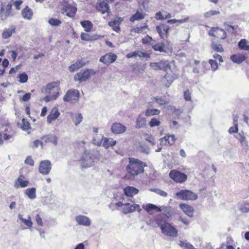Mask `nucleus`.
<instances>
[{"mask_svg": "<svg viewBox=\"0 0 249 249\" xmlns=\"http://www.w3.org/2000/svg\"><path fill=\"white\" fill-rule=\"evenodd\" d=\"M128 159L129 163L126 167L128 173L134 177L144 172V167L147 166L145 163L134 158Z\"/></svg>", "mask_w": 249, "mask_h": 249, "instance_id": "nucleus-1", "label": "nucleus"}, {"mask_svg": "<svg viewBox=\"0 0 249 249\" xmlns=\"http://www.w3.org/2000/svg\"><path fill=\"white\" fill-rule=\"evenodd\" d=\"M161 232L168 236L176 237L178 236V230L170 224L164 222L163 224H158Z\"/></svg>", "mask_w": 249, "mask_h": 249, "instance_id": "nucleus-2", "label": "nucleus"}, {"mask_svg": "<svg viewBox=\"0 0 249 249\" xmlns=\"http://www.w3.org/2000/svg\"><path fill=\"white\" fill-rule=\"evenodd\" d=\"M176 196L178 199L183 200H195L198 197L196 194L186 189L178 192Z\"/></svg>", "mask_w": 249, "mask_h": 249, "instance_id": "nucleus-3", "label": "nucleus"}, {"mask_svg": "<svg viewBox=\"0 0 249 249\" xmlns=\"http://www.w3.org/2000/svg\"><path fill=\"white\" fill-rule=\"evenodd\" d=\"M80 164L83 168L90 167L93 163V155L89 150H85L80 160Z\"/></svg>", "mask_w": 249, "mask_h": 249, "instance_id": "nucleus-4", "label": "nucleus"}, {"mask_svg": "<svg viewBox=\"0 0 249 249\" xmlns=\"http://www.w3.org/2000/svg\"><path fill=\"white\" fill-rule=\"evenodd\" d=\"M79 98V91L75 89H70L67 91L63 99L65 102L75 103L78 101Z\"/></svg>", "mask_w": 249, "mask_h": 249, "instance_id": "nucleus-5", "label": "nucleus"}, {"mask_svg": "<svg viewBox=\"0 0 249 249\" xmlns=\"http://www.w3.org/2000/svg\"><path fill=\"white\" fill-rule=\"evenodd\" d=\"M172 62H169L168 61H161L160 62H151L150 66L155 70H162L164 71L171 70V64Z\"/></svg>", "mask_w": 249, "mask_h": 249, "instance_id": "nucleus-6", "label": "nucleus"}, {"mask_svg": "<svg viewBox=\"0 0 249 249\" xmlns=\"http://www.w3.org/2000/svg\"><path fill=\"white\" fill-rule=\"evenodd\" d=\"M169 176L175 182L178 183L184 182L187 178V176L185 174L175 169L172 170L170 172Z\"/></svg>", "mask_w": 249, "mask_h": 249, "instance_id": "nucleus-7", "label": "nucleus"}, {"mask_svg": "<svg viewBox=\"0 0 249 249\" xmlns=\"http://www.w3.org/2000/svg\"><path fill=\"white\" fill-rule=\"evenodd\" d=\"M13 5L16 6V1L10 2L7 5L2 4L0 9V16L2 20L6 19L10 15Z\"/></svg>", "mask_w": 249, "mask_h": 249, "instance_id": "nucleus-8", "label": "nucleus"}, {"mask_svg": "<svg viewBox=\"0 0 249 249\" xmlns=\"http://www.w3.org/2000/svg\"><path fill=\"white\" fill-rule=\"evenodd\" d=\"M52 168L51 162L50 160H44L41 161L39 166V172L43 175H48L50 173Z\"/></svg>", "mask_w": 249, "mask_h": 249, "instance_id": "nucleus-9", "label": "nucleus"}, {"mask_svg": "<svg viewBox=\"0 0 249 249\" xmlns=\"http://www.w3.org/2000/svg\"><path fill=\"white\" fill-rule=\"evenodd\" d=\"M59 84L57 82H52L47 85L45 93L48 94H57L59 95Z\"/></svg>", "mask_w": 249, "mask_h": 249, "instance_id": "nucleus-10", "label": "nucleus"}, {"mask_svg": "<svg viewBox=\"0 0 249 249\" xmlns=\"http://www.w3.org/2000/svg\"><path fill=\"white\" fill-rule=\"evenodd\" d=\"M170 27L168 25L161 24L156 27V30L161 38H165L169 35Z\"/></svg>", "mask_w": 249, "mask_h": 249, "instance_id": "nucleus-11", "label": "nucleus"}, {"mask_svg": "<svg viewBox=\"0 0 249 249\" xmlns=\"http://www.w3.org/2000/svg\"><path fill=\"white\" fill-rule=\"evenodd\" d=\"M136 210L139 212L142 211L139 205L133 204L130 205L129 203H127L124 204V207L122 209V213L124 214H127L133 213Z\"/></svg>", "mask_w": 249, "mask_h": 249, "instance_id": "nucleus-12", "label": "nucleus"}, {"mask_svg": "<svg viewBox=\"0 0 249 249\" xmlns=\"http://www.w3.org/2000/svg\"><path fill=\"white\" fill-rule=\"evenodd\" d=\"M90 76V72L89 70H81L74 76V80L80 82L86 81Z\"/></svg>", "mask_w": 249, "mask_h": 249, "instance_id": "nucleus-13", "label": "nucleus"}, {"mask_svg": "<svg viewBox=\"0 0 249 249\" xmlns=\"http://www.w3.org/2000/svg\"><path fill=\"white\" fill-rule=\"evenodd\" d=\"M63 9L66 13V15L70 18L73 17L77 11L76 7L71 3H68L64 5Z\"/></svg>", "mask_w": 249, "mask_h": 249, "instance_id": "nucleus-14", "label": "nucleus"}, {"mask_svg": "<svg viewBox=\"0 0 249 249\" xmlns=\"http://www.w3.org/2000/svg\"><path fill=\"white\" fill-rule=\"evenodd\" d=\"M117 56L114 53H107L102 56L100 59V61L106 64L112 63L116 61Z\"/></svg>", "mask_w": 249, "mask_h": 249, "instance_id": "nucleus-15", "label": "nucleus"}, {"mask_svg": "<svg viewBox=\"0 0 249 249\" xmlns=\"http://www.w3.org/2000/svg\"><path fill=\"white\" fill-rule=\"evenodd\" d=\"M111 130L112 133L119 134L124 133L126 130V127L121 123H115L112 124Z\"/></svg>", "mask_w": 249, "mask_h": 249, "instance_id": "nucleus-16", "label": "nucleus"}, {"mask_svg": "<svg viewBox=\"0 0 249 249\" xmlns=\"http://www.w3.org/2000/svg\"><path fill=\"white\" fill-rule=\"evenodd\" d=\"M123 20V18H116L112 21H109L108 25L114 31L119 32L120 31V24Z\"/></svg>", "mask_w": 249, "mask_h": 249, "instance_id": "nucleus-17", "label": "nucleus"}, {"mask_svg": "<svg viewBox=\"0 0 249 249\" xmlns=\"http://www.w3.org/2000/svg\"><path fill=\"white\" fill-rule=\"evenodd\" d=\"M76 221L81 225L89 226L90 224V220L89 217L83 215H78L75 217Z\"/></svg>", "mask_w": 249, "mask_h": 249, "instance_id": "nucleus-18", "label": "nucleus"}, {"mask_svg": "<svg viewBox=\"0 0 249 249\" xmlns=\"http://www.w3.org/2000/svg\"><path fill=\"white\" fill-rule=\"evenodd\" d=\"M179 206L189 217H192L193 216L194 210L193 207L184 203L180 204Z\"/></svg>", "mask_w": 249, "mask_h": 249, "instance_id": "nucleus-19", "label": "nucleus"}, {"mask_svg": "<svg viewBox=\"0 0 249 249\" xmlns=\"http://www.w3.org/2000/svg\"><path fill=\"white\" fill-rule=\"evenodd\" d=\"M126 57L127 58H148L149 57V54L146 53L142 52L141 51H134L133 53H128L126 54Z\"/></svg>", "mask_w": 249, "mask_h": 249, "instance_id": "nucleus-20", "label": "nucleus"}, {"mask_svg": "<svg viewBox=\"0 0 249 249\" xmlns=\"http://www.w3.org/2000/svg\"><path fill=\"white\" fill-rule=\"evenodd\" d=\"M96 7L98 11L101 12L102 14L105 13L107 14L110 13L109 6L107 2L102 1L100 2Z\"/></svg>", "mask_w": 249, "mask_h": 249, "instance_id": "nucleus-21", "label": "nucleus"}, {"mask_svg": "<svg viewBox=\"0 0 249 249\" xmlns=\"http://www.w3.org/2000/svg\"><path fill=\"white\" fill-rule=\"evenodd\" d=\"M142 207L145 211L149 213H150L152 210H156L158 212H161L163 210V209L151 203L143 204Z\"/></svg>", "mask_w": 249, "mask_h": 249, "instance_id": "nucleus-22", "label": "nucleus"}, {"mask_svg": "<svg viewBox=\"0 0 249 249\" xmlns=\"http://www.w3.org/2000/svg\"><path fill=\"white\" fill-rule=\"evenodd\" d=\"M124 194L129 197L137 195L139 193V190L132 186H127L124 189Z\"/></svg>", "mask_w": 249, "mask_h": 249, "instance_id": "nucleus-23", "label": "nucleus"}, {"mask_svg": "<svg viewBox=\"0 0 249 249\" xmlns=\"http://www.w3.org/2000/svg\"><path fill=\"white\" fill-rule=\"evenodd\" d=\"M230 58L233 63L238 64L242 63L246 59L244 55L240 53L232 54Z\"/></svg>", "mask_w": 249, "mask_h": 249, "instance_id": "nucleus-24", "label": "nucleus"}, {"mask_svg": "<svg viewBox=\"0 0 249 249\" xmlns=\"http://www.w3.org/2000/svg\"><path fill=\"white\" fill-rule=\"evenodd\" d=\"M60 115L58 110L54 108L51 111L49 115L47 117V122L48 123H51L52 121L55 120Z\"/></svg>", "mask_w": 249, "mask_h": 249, "instance_id": "nucleus-25", "label": "nucleus"}, {"mask_svg": "<svg viewBox=\"0 0 249 249\" xmlns=\"http://www.w3.org/2000/svg\"><path fill=\"white\" fill-rule=\"evenodd\" d=\"M116 141L113 140L112 138H105L103 142V146L106 148L108 149L109 147H113L116 144Z\"/></svg>", "mask_w": 249, "mask_h": 249, "instance_id": "nucleus-26", "label": "nucleus"}, {"mask_svg": "<svg viewBox=\"0 0 249 249\" xmlns=\"http://www.w3.org/2000/svg\"><path fill=\"white\" fill-rule=\"evenodd\" d=\"M85 65V63L82 60H77L75 63L71 65L69 67V70L71 72H74L76 70L82 67L83 66Z\"/></svg>", "mask_w": 249, "mask_h": 249, "instance_id": "nucleus-27", "label": "nucleus"}, {"mask_svg": "<svg viewBox=\"0 0 249 249\" xmlns=\"http://www.w3.org/2000/svg\"><path fill=\"white\" fill-rule=\"evenodd\" d=\"M81 38L85 41H92L99 38V36L97 35H90L87 33H82L81 34Z\"/></svg>", "mask_w": 249, "mask_h": 249, "instance_id": "nucleus-28", "label": "nucleus"}, {"mask_svg": "<svg viewBox=\"0 0 249 249\" xmlns=\"http://www.w3.org/2000/svg\"><path fill=\"white\" fill-rule=\"evenodd\" d=\"M33 14V11L28 6H26L21 11V15L23 18L28 20L31 19Z\"/></svg>", "mask_w": 249, "mask_h": 249, "instance_id": "nucleus-29", "label": "nucleus"}, {"mask_svg": "<svg viewBox=\"0 0 249 249\" xmlns=\"http://www.w3.org/2000/svg\"><path fill=\"white\" fill-rule=\"evenodd\" d=\"M172 77L166 73L161 79L162 83L166 87H169L173 82Z\"/></svg>", "mask_w": 249, "mask_h": 249, "instance_id": "nucleus-30", "label": "nucleus"}, {"mask_svg": "<svg viewBox=\"0 0 249 249\" xmlns=\"http://www.w3.org/2000/svg\"><path fill=\"white\" fill-rule=\"evenodd\" d=\"M146 119L141 115H139L136 120V127L137 128H143L146 124Z\"/></svg>", "mask_w": 249, "mask_h": 249, "instance_id": "nucleus-31", "label": "nucleus"}, {"mask_svg": "<svg viewBox=\"0 0 249 249\" xmlns=\"http://www.w3.org/2000/svg\"><path fill=\"white\" fill-rule=\"evenodd\" d=\"M45 142H51L54 145H57V137L53 134L48 135L46 136H45Z\"/></svg>", "mask_w": 249, "mask_h": 249, "instance_id": "nucleus-32", "label": "nucleus"}, {"mask_svg": "<svg viewBox=\"0 0 249 249\" xmlns=\"http://www.w3.org/2000/svg\"><path fill=\"white\" fill-rule=\"evenodd\" d=\"M80 24L82 27L85 28V31L87 32H90L93 27L92 22L89 20L81 21Z\"/></svg>", "mask_w": 249, "mask_h": 249, "instance_id": "nucleus-33", "label": "nucleus"}, {"mask_svg": "<svg viewBox=\"0 0 249 249\" xmlns=\"http://www.w3.org/2000/svg\"><path fill=\"white\" fill-rule=\"evenodd\" d=\"M22 124L20 125L21 129L27 132L28 134L30 133L31 127L28 121L26 119L23 118L22 120Z\"/></svg>", "mask_w": 249, "mask_h": 249, "instance_id": "nucleus-34", "label": "nucleus"}, {"mask_svg": "<svg viewBox=\"0 0 249 249\" xmlns=\"http://www.w3.org/2000/svg\"><path fill=\"white\" fill-rule=\"evenodd\" d=\"M36 189L35 188L27 189L25 191V194L31 199H34L36 198Z\"/></svg>", "mask_w": 249, "mask_h": 249, "instance_id": "nucleus-35", "label": "nucleus"}, {"mask_svg": "<svg viewBox=\"0 0 249 249\" xmlns=\"http://www.w3.org/2000/svg\"><path fill=\"white\" fill-rule=\"evenodd\" d=\"M160 112V110L158 109L147 108L145 110V115L147 117H150L154 115H158Z\"/></svg>", "mask_w": 249, "mask_h": 249, "instance_id": "nucleus-36", "label": "nucleus"}, {"mask_svg": "<svg viewBox=\"0 0 249 249\" xmlns=\"http://www.w3.org/2000/svg\"><path fill=\"white\" fill-rule=\"evenodd\" d=\"M144 14L142 13L137 11L135 14H134L130 18L131 22H134L135 20H139L144 18Z\"/></svg>", "mask_w": 249, "mask_h": 249, "instance_id": "nucleus-37", "label": "nucleus"}, {"mask_svg": "<svg viewBox=\"0 0 249 249\" xmlns=\"http://www.w3.org/2000/svg\"><path fill=\"white\" fill-rule=\"evenodd\" d=\"M24 177L22 176H19L17 179V181L18 183V185L21 188H25L28 186L29 182L27 180H24Z\"/></svg>", "mask_w": 249, "mask_h": 249, "instance_id": "nucleus-38", "label": "nucleus"}, {"mask_svg": "<svg viewBox=\"0 0 249 249\" xmlns=\"http://www.w3.org/2000/svg\"><path fill=\"white\" fill-rule=\"evenodd\" d=\"M214 31L218 34L217 36L221 39H224L227 36L225 31L222 28L216 27L214 29Z\"/></svg>", "mask_w": 249, "mask_h": 249, "instance_id": "nucleus-39", "label": "nucleus"}, {"mask_svg": "<svg viewBox=\"0 0 249 249\" xmlns=\"http://www.w3.org/2000/svg\"><path fill=\"white\" fill-rule=\"evenodd\" d=\"M165 45L163 43H157L152 46V48L156 51L165 52Z\"/></svg>", "mask_w": 249, "mask_h": 249, "instance_id": "nucleus-40", "label": "nucleus"}, {"mask_svg": "<svg viewBox=\"0 0 249 249\" xmlns=\"http://www.w3.org/2000/svg\"><path fill=\"white\" fill-rule=\"evenodd\" d=\"M238 47L240 49L249 51V45H247L246 40L245 39H241L238 44Z\"/></svg>", "mask_w": 249, "mask_h": 249, "instance_id": "nucleus-41", "label": "nucleus"}, {"mask_svg": "<svg viewBox=\"0 0 249 249\" xmlns=\"http://www.w3.org/2000/svg\"><path fill=\"white\" fill-rule=\"evenodd\" d=\"M154 99L156 103L160 106L168 104V101H166L163 97L156 96L154 97Z\"/></svg>", "mask_w": 249, "mask_h": 249, "instance_id": "nucleus-42", "label": "nucleus"}, {"mask_svg": "<svg viewBox=\"0 0 249 249\" xmlns=\"http://www.w3.org/2000/svg\"><path fill=\"white\" fill-rule=\"evenodd\" d=\"M179 245L181 247L185 248L186 249H195L192 244L186 241H180Z\"/></svg>", "mask_w": 249, "mask_h": 249, "instance_id": "nucleus-43", "label": "nucleus"}, {"mask_svg": "<svg viewBox=\"0 0 249 249\" xmlns=\"http://www.w3.org/2000/svg\"><path fill=\"white\" fill-rule=\"evenodd\" d=\"M18 217H19V219H20L22 221V222L25 225H26L27 227H28L29 228L32 227V226L33 225V223L31 221L30 217H28V219H25V218H22V215L19 214H18Z\"/></svg>", "mask_w": 249, "mask_h": 249, "instance_id": "nucleus-44", "label": "nucleus"}, {"mask_svg": "<svg viewBox=\"0 0 249 249\" xmlns=\"http://www.w3.org/2000/svg\"><path fill=\"white\" fill-rule=\"evenodd\" d=\"M139 150L141 152L147 154H149L150 152V150L146 144L141 142H139Z\"/></svg>", "mask_w": 249, "mask_h": 249, "instance_id": "nucleus-45", "label": "nucleus"}, {"mask_svg": "<svg viewBox=\"0 0 249 249\" xmlns=\"http://www.w3.org/2000/svg\"><path fill=\"white\" fill-rule=\"evenodd\" d=\"M18 77L19 78V82L20 83H26L28 80V75L25 72L18 74Z\"/></svg>", "mask_w": 249, "mask_h": 249, "instance_id": "nucleus-46", "label": "nucleus"}, {"mask_svg": "<svg viewBox=\"0 0 249 249\" xmlns=\"http://www.w3.org/2000/svg\"><path fill=\"white\" fill-rule=\"evenodd\" d=\"M83 120V116L81 113H78L72 118V121L76 125L79 124Z\"/></svg>", "mask_w": 249, "mask_h": 249, "instance_id": "nucleus-47", "label": "nucleus"}, {"mask_svg": "<svg viewBox=\"0 0 249 249\" xmlns=\"http://www.w3.org/2000/svg\"><path fill=\"white\" fill-rule=\"evenodd\" d=\"M49 23L53 26H58L61 23V21L57 18H51L48 20Z\"/></svg>", "mask_w": 249, "mask_h": 249, "instance_id": "nucleus-48", "label": "nucleus"}, {"mask_svg": "<svg viewBox=\"0 0 249 249\" xmlns=\"http://www.w3.org/2000/svg\"><path fill=\"white\" fill-rule=\"evenodd\" d=\"M104 138H105L103 136H101V138H98V136L94 137L92 140L93 142L96 145L100 146L102 145V144H103L102 141H104Z\"/></svg>", "mask_w": 249, "mask_h": 249, "instance_id": "nucleus-49", "label": "nucleus"}, {"mask_svg": "<svg viewBox=\"0 0 249 249\" xmlns=\"http://www.w3.org/2000/svg\"><path fill=\"white\" fill-rule=\"evenodd\" d=\"M212 48L213 50L217 52H222L224 51L221 45L213 42L212 44Z\"/></svg>", "mask_w": 249, "mask_h": 249, "instance_id": "nucleus-50", "label": "nucleus"}, {"mask_svg": "<svg viewBox=\"0 0 249 249\" xmlns=\"http://www.w3.org/2000/svg\"><path fill=\"white\" fill-rule=\"evenodd\" d=\"M240 210L243 213L249 212V202H244L240 206Z\"/></svg>", "mask_w": 249, "mask_h": 249, "instance_id": "nucleus-51", "label": "nucleus"}, {"mask_svg": "<svg viewBox=\"0 0 249 249\" xmlns=\"http://www.w3.org/2000/svg\"><path fill=\"white\" fill-rule=\"evenodd\" d=\"M58 96L57 94H49L45 97L44 100L46 102H48L56 99Z\"/></svg>", "mask_w": 249, "mask_h": 249, "instance_id": "nucleus-52", "label": "nucleus"}, {"mask_svg": "<svg viewBox=\"0 0 249 249\" xmlns=\"http://www.w3.org/2000/svg\"><path fill=\"white\" fill-rule=\"evenodd\" d=\"M219 14V12L215 10H210L208 12H206L204 16L206 18H209L212 16L217 15Z\"/></svg>", "mask_w": 249, "mask_h": 249, "instance_id": "nucleus-53", "label": "nucleus"}, {"mask_svg": "<svg viewBox=\"0 0 249 249\" xmlns=\"http://www.w3.org/2000/svg\"><path fill=\"white\" fill-rule=\"evenodd\" d=\"M160 124V122L156 118H152L149 123V124L151 127L159 126Z\"/></svg>", "mask_w": 249, "mask_h": 249, "instance_id": "nucleus-54", "label": "nucleus"}, {"mask_svg": "<svg viewBox=\"0 0 249 249\" xmlns=\"http://www.w3.org/2000/svg\"><path fill=\"white\" fill-rule=\"evenodd\" d=\"M209 62L213 71H215L218 69V64L215 60L210 59Z\"/></svg>", "mask_w": 249, "mask_h": 249, "instance_id": "nucleus-55", "label": "nucleus"}, {"mask_svg": "<svg viewBox=\"0 0 249 249\" xmlns=\"http://www.w3.org/2000/svg\"><path fill=\"white\" fill-rule=\"evenodd\" d=\"M151 191L154 192H155L157 194L162 196L165 197L167 196V194L165 191L160 190L159 189H152Z\"/></svg>", "mask_w": 249, "mask_h": 249, "instance_id": "nucleus-56", "label": "nucleus"}, {"mask_svg": "<svg viewBox=\"0 0 249 249\" xmlns=\"http://www.w3.org/2000/svg\"><path fill=\"white\" fill-rule=\"evenodd\" d=\"M184 98L186 101L191 100V92L189 89H187L184 92Z\"/></svg>", "mask_w": 249, "mask_h": 249, "instance_id": "nucleus-57", "label": "nucleus"}, {"mask_svg": "<svg viewBox=\"0 0 249 249\" xmlns=\"http://www.w3.org/2000/svg\"><path fill=\"white\" fill-rule=\"evenodd\" d=\"M15 29H12V31L5 30L2 33V37L4 38H7L10 37L12 35V31H14Z\"/></svg>", "mask_w": 249, "mask_h": 249, "instance_id": "nucleus-58", "label": "nucleus"}, {"mask_svg": "<svg viewBox=\"0 0 249 249\" xmlns=\"http://www.w3.org/2000/svg\"><path fill=\"white\" fill-rule=\"evenodd\" d=\"M239 135H240V138L239 139V141L242 145L246 147L248 146V142L246 141L245 137L241 135L240 133H239Z\"/></svg>", "mask_w": 249, "mask_h": 249, "instance_id": "nucleus-59", "label": "nucleus"}, {"mask_svg": "<svg viewBox=\"0 0 249 249\" xmlns=\"http://www.w3.org/2000/svg\"><path fill=\"white\" fill-rule=\"evenodd\" d=\"M25 164H28L30 166H33L34 165V161L30 156H28L24 161Z\"/></svg>", "mask_w": 249, "mask_h": 249, "instance_id": "nucleus-60", "label": "nucleus"}, {"mask_svg": "<svg viewBox=\"0 0 249 249\" xmlns=\"http://www.w3.org/2000/svg\"><path fill=\"white\" fill-rule=\"evenodd\" d=\"M170 142H168V144L169 145H172L176 140V138L175 135H169Z\"/></svg>", "mask_w": 249, "mask_h": 249, "instance_id": "nucleus-61", "label": "nucleus"}, {"mask_svg": "<svg viewBox=\"0 0 249 249\" xmlns=\"http://www.w3.org/2000/svg\"><path fill=\"white\" fill-rule=\"evenodd\" d=\"M170 142H168V144L169 145H172L176 140V138L175 135H169Z\"/></svg>", "mask_w": 249, "mask_h": 249, "instance_id": "nucleus-62", "label": "nucleus"}, {"mask_svg": "<svg viewBox=\"0 0 249 249\" xmlns=\"http://www.w3.org/2000/svg\"><path fill=\"white\" fill-rule=\"evenodd\" d=\"M31 95L30 93H27L23 95L22 98H20V100H22L24 102H27L30 100Z\"/></svg>", "mask_w": 249, "mask_h": 249, "instance_id": "nucleus-63", "label": "nucleus"}, {"mask_svg": "<svg viewBox=\"0 0 249 249\" xmlns=\"http://www.w3.org/2000/svg\"><path fill=\"white\" fill-rule=\"evenodd\" d=\"M238 132V124H235L234 127H231L229 129V132L231 134Z\"/></svg>", "mask_w": 249, "mask_h": 249, "instance_id": "nucleus-64", "label": "nucleus"}]
</instances>
